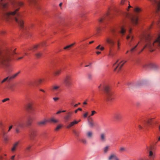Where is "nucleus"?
<instances>
[{"label": "nucleus", "instance_id": "f257e3e1", "mask_svg": "<svg viewBox=\"0 0 160 160\" xmlns=\"http://www.w3.org/2000/svg\"><path fill=\"white\" fill-rule=\"evenodd\" d=\"M19 8L16 9L13 12H5L0 16L1 18L4 19L7 21L14 20L18 24L20 28L23 27V22L18 11Z\"/></svg>", "mask_w": 160, "mask_h": 160}, {"label": "nucleus", "instance_id": "f03ea898", "mask_svg": "<svg viewBox=\"0 0 160 160\" xmlns=\"http://www.w3.org/2000/svg\"><path fill=\"white\" fill-rule=\"evenodd\" d=\"M14 50H7L0 52V67H3L7 66L11 59V56L15 54Z\"/></svg>", "mask_w": 160, "mask_h": 160}, {"label": "nucleus", "instance_id": "7ed1b4c3", "mask_svg": "<svg viewBox=\"0 0 160 160\" xmlns=\"http://www.w3.org/2000/svg\"><path fill=\"white\" fill-rule=\"evenodd\" d=\"M103 89L107 100L110 102H112L114 99V98L112 92L111 91L110 88L108 86H105L104 87Z\"/></svg>", "mask_w": 160, "mask_h": 160}, {"label": "nucleus", "instance_id": "20e7f679", "mask_svg": "<svg viewBox=\"0 0 160 160\" xmlns=\"http://www.w3.org/2000/svg\"><path fill=\"white\" fill-rule=\"evenodd\" d=\"M63 83L66 87H69L72 84L71 76L70 75H67L63 79Z\"/></svg>", "mask_w": 160, "mask_h": 160}, {"label": "nucleus", "instance_id": "39448f33", "mask_svg": "<svg viewBox=\"0 0 160 160\" xmlns=\"http://www.w3.org/2000/svg\"><path fill=\"white\" fill-rule=\"evenodd\" d=\"M143 67L151 68L155 70H158L160 69L159 65L152 62L146 64L143 66Z\"/></svg>", "mask_w": 160, "mask_h": 160}, {"label": "nucleus", "instance_id": "423d86ee", "mask_svg": "<svg viewBox=\"0 0 160 160\" xmlns=\"http://www.w3.org/2000/svg\"><path fill=\"white\" fill-rule=\"evenodd\" d=\"M146 149L148 151L147 153H148V157L149 160L146 159V160H154L155 157V153L151 150V147L149 148L147 146Z\"/></svg>", "mask_w": 160, "mask_h": 160}, {"label": "nucleus", "instance_id": "0eeeda50", "mask_svg": "<svg viewBox=\"0 0 160 160\" xmlns=\"http://www.w3.org/2000/svg\"><path fill=\"white\" fill-rule=\"evenodd\" d=\"M37 131L34 128L30 129L29 132V135L31 140H33L36 136Z\"/></svg>", "mask_w": 160, "mask_h": 160}, {"label": "nucleus", "instance_id": "6e6552de", "mask_svg": "<svg viewBox=\"0 0 160 160\" xmlns=\"http://www.w3.org/2000/svg\"><path fill=\"white\" fill-rule=\"evenodd\" d=\"M114 17V15H110L109 12H108L105 16L103 18H101L99 22H102L104 20H109L112 18H113Z\"/></svg>", "mask_w": 160, "mask_h": 160}, {"label": "nucleus", "instance_id": "1a4fd4ad", "mask_svg": "<svg viewBox=\"0 0 160 160\" xmlns=\"http://www.w3.org/2000/svg\"><path fill=\"white\" fill-rule=\"evenodd\" d=\"M14 125L17 128H22L24 127V122L22 120H19L14 123Z\"/></svg>", "mask_w": 160, "mask_h": 160}, {"label": "nucleus", "instance_id": "9d476101", "mask_svg": "<svg viewBox=\"0 0 160 160\" xmlns=\"http://www.w3.org/2000/svg\"><path fill=\"white\" fill-rule=\"evenodd\" d=\"M132 22L134 24L136 25L138 23V17L136 15H133L131 17Z\"/></svg>", "mask_w": 160, "mask_h": 160}, {"label": "nucleus", "instance_id": "9b49d317", "mask_svg": "<svg viewBox=\"0 0 160 160\" xmlns=\"http://www.w3.org/2000/svg\"><path fill=\"white\" fill-rule=\"evenodd\" d=\"M72 112H68L66 115L64 117V119L65 122H67L70 120L71 118Z\"/></svg>", "mask_w": 160, "mask_h": 160}, {"label": "nucleus", "instance_id": "f8f14e48", "mask_svg": "<svg viewBox=\"0 0 160 160\" xmlns=\"http://www.w3.org/2000/svg\"><path fill=\"white\" fill-rule=\"evenodd\" d=\"M39 90L40 91L42 92L43 94H42L41 96V98L43 100H45L46 96L48 95L47 92L44 89H42V88H40L39 89Z\"/></svg>", "mask_w": 160, "mask_h": 160}, {"label": "nucleus", "instance_id": "ddd939ff", "mask_svg": "<svg viewBox=\"0 0 160 160\" xmlns=\"http://www.w3.org/2000/svg\"><path fill=\"white\" fill-rule=\"evenodd\" d=\"M106 41L107 43L110 44V48H111L112 49V48L113 47L114 45V41L113 40H112V39L108 38H106Z\"/></svg>", "mask_w": 160, "mask_h": 160}, {"label": "nucleus", "instance_id": "4468645a", "mask_svg": "<svg viewBox=\"0 0 160 160\" xmlns=\"http://www.w3.org/2000/svg\"><path fill=\"white\" fill-rule=\"evenodd\" d=\"M100 139L101 142H104L106 141V134L105 132H102L100 136Z\"/></svg>", "mask_w": 160, "mask_h": 160}, {"label": "nucleus", "instance_id": "2eb2a0df", "mask_svg": "<svg viewBox=\"0 0 160 160\" xmlns=\"http://www.w3.org/2000/svg\"><path fill=\"white\" fill-rule=\"evenodd\" d=\"M122 61L121 62L119 63L118 64L117 66L114 69V71H115L118 68V71H119V70H120L122 66L126 62V61L124 62H123L122 63H121Z\"/></svg>", "mask_w": 160, "mask_h": 160}, {"label": "nucleus", "instance_id": "dca6fc26", "mask_svg": "<svg viewBox=\"0 0 160 160\" xmlns=\"http://www.w3.org/2000/svg\"><path fill=\"white\" fill-rule=\"evenodd\" d=\"M78 123V122H77L76 120H74L73 121L71 122L67 126V128H69L71 127L74 126L75 124H76Z\"/></svg>", "mask_w": 160, "mask_h": 160}, {"label": "nucleus", "instance_id": "f3484780", "mask_svg": "<svg viewBox=\"0 0 160 160\" xmlns=\"http://www.w3.org/2000/svg\"><path fill=\"white\" fill-rule=\"evenodd\" d=\"M114 117L116 120L119 121L121 119L122 116L120 113H117L115 114Z\"/></svg>", "mask_w": 160, "mask_h": 160}, {"label": "nucleus", "instance_id": "a211bd4d", "mask_svg": "<svg viewBox=\"0 0 160 160\" xmlns=\"http://www.w3.org/2000/svg\"><path fill=\"white\" fill-rule=\"evenodd\" d=\"M48 122V120L44 119L42 120L41 121L38 122V124L39 126L45 125L46 122Z\"/></svg>", "mask_w": 160, "mask_h": 160}, {"label": "nucleus", "instance_id": "6ab92c4d", "mask_svg": "<svg viewBox=\"0 0 160 160\" xmlns=\"http://www.w3.org/2000/svg\"><path fill=\"white\" fill-rule=\"evenodd\" d=\"M13 4L14 7H17L22 6L23 5V3L21 2L14 1L13 2Z\"/></svg>", "mask_w": 160, "mask_h": 160}, {"label": "nucleus", "instance_id": "aec40b11", "mask_svg": "<svg viewBox=\"0 0 160 160\" xmlns=\"http://www.w3.org/2000/svg\"><path fill=\"white\" fill-rule=\"evenodd\" d=\"M88 122L90 127L91 128H93L94 125V124L93 119L92 118H90V120H88Z\"/></svg>", "mask_w": 160, "mask_h": 160}, {"label": "nucleus", "instance_id": "412c9836", "mask_svg": "<svg viewBox=\"0 0 160 160\" xmlns=\"http://www.w3.org/2000/svg\"><path fill=\"white\" fill-rule=\"evenodd\" d=\"M19 143V142H15L13 144V147L11 149V150L12 152H14L15 151Z\"/></svg>", "mask_w": 160, "mask_h": 160}, {"label": "nucleus", "instance_id": "4be33fe9", "mask_svg": "<svg viewBox=\"0 0 160 160\" xmlns=\"http://www.w3.org/2000/svg\"><path fill=\"white\" fill-rule=\"evenodd\" d=\"M2 0L0 1V7L3 8H6L8 6V4L7 3H4L2 2Z\"/></svg>", "mask_w": 160, "mask_h": 160}, {"label": "nucleus", "instance_id": "5701e85b", "mask_svg": "<svg viewBox=\"0 0 160 160\" xmlns=\"http://www.w3.org/2000/svg\"><path fill=\"white\" fill-rule=\"evenodd\" d=\"M28 2L30 5H35L37 3L36 0H28Z\"/></svg>", "mask_w": 160, "mask_h": 160}, {"label": "nucleus", "instance_id": "b1692460", "mask_svg": "<svg viewBox=\"0 0 160 160\" xmlns=\"http://www.w3.org/2000/svg\"><path fill=\"white\" fill-rule=\"evenodd\" d=\"M132 32V29L131 28H130L129 30V34L127 35L126 37V39L127 40H128L130 37H131V40H132L133 38V36L131 34Z\"/></svg>", "mask_w": 160, "mask_h": 160}, {"label": "nucleus", "instance_id": "393cba45", "mask_svg": "<svg viewBox=\"0 0 160 160\" xmlns=\"http://www.w3.org/2000/svg\"><path fill=\"white\" fill-rule=\"evenodd\" d=\"M42 55V52H37L35 54V56L38 58H41Z\"/></svg>", "mask_w": 160, "mask_h": 160}, {"label": "nucleus", "instance_id": "a878e982", "mask_svg": "<svg viewBox=\"0 0 160 160\" xmlns=\"http://www.w3.org/2000/svg\"><path fill=\"white\" fill-rule=\"evenodd\" d=\"M31 146L30 145L27 146L25 148V152L26 153H28L30 151Z\"/></svg>", "mask_w": 160, "mask_h": 160}, {"label": "nucleus", "instance_id": "bb28decb", "mask_svg": "<svg viewBox=\"0 0 160 160\" xmlns=\"http://www.w3.org/2000/svg\"><path fill=\"white\" fill-rule=\"evenodd\" d=\"M110 148V146L107 145L105 147L103 148V152L105 153H106L109 150Z\"/></svg>", "mask_w": 160, "mask_h": 160}, {"label": "nucleus", "instance_id": "cd10ccee", "mask_svg": "<svg viewBox=\"0 0 160 160\" xmlns=\"http://www.w3.org/2000/svg\"><path fill=\"white\" fill-rule=\"evenodd\" d=\"M116 32V29L115 28H113L111 29V33L112 34V35L113 37V38H115V36L116 35V34H115Z\"/></svg>", "mask_w": 160, "mask_h": 160}, {"label": "nucleus", "instance_id": "c85d7f7f", "mask_svg": "<svg viewBox=\"0 0 160 160\" xmlns=\"http://www.w3.org/2000/svg\"><path fill=\"white\" fill-rule=\"evenodd\" d=\"M27 108L29 110H32V104L31 103H28L26 106Z\"/></svg>", "mask_w": 160, "mask_h": 160}, {"label": "nucleus", "instance_id": "c756f323", "mask_svg": "<svg viewBox=\"0 0 160 160\" xmlns=\"http://www.w3.org/2000/svg\"><path fill=\"white\" fill-rule=\"evenodd\" d=\"M48 122H53V123H56L58 122V121L55 119L53 118H52L49 120H48Z\"/></svg>", "mask_w": 160, "mask_h": 160}, {"label": "nucleus", "instance_id": "7c9ffc66", "mask_svg": "<svg viewBox=\"0 0 160 160\" xmlns=\"http://www.w3.org/2000/svg\"><path fill=\"white\" fill-rule=\"evenodd\" d=\"M86 135L88 138H90L92 137L93 133L92 132L88 131L87 132Z\"/></svg>", "mask_w": 160, "mask_h": 160}, {"label": "nucleus", "instance_id": "2f4dec72", "mask_svg": "<svg viewBox=\"0 0 160 160\" xmlns=\"http://www.w3.org/2000/svg\"><path fill=\"white\" fill-rule=\"evenodd\" d=\"M20 72V71H19L18 72L15 74H14L12 75L11 76L9 77V80H11L12 79H13L15 78L16 76H17L19 74Z\"/></svg>", "mask_w": 160, "mask_h": 160}, {"label": "nucleus", "instance_id": "473e14b6", "mask_svg": "<svg viewBox=\"0 0 160 160\" xmlns=\"http://www.w3.org/2000/svg\"><path fill=\"white\" fill-rule=\"evenodd\" d=\"M116 156H117L114 153H112L109 156L108 159L109 160H111L113 158L115 159V158Z\"/></svg>", "mask_w": 160, "mask_h": 160}, {"label": "nucleus", "instance_id": "72a5a7b5", "mask_svg": "<svg viewBox=\"0 0 160 160\" xmlns=\"http://www.w3.org/2000/svg\"><path fill=\"white\" fill-rule=\"evenodd\" d=\"M61 69H58L55 71L54 72V74L55 76L58 75L60 74L61 72Z\"/></svg>", "mask_w": 160, "mask_h": 160}, {"label": "nucleus", "instance_id": "f704fd0d", "mask_svg": "<svg viewBox=\"0 0 160 160\" xmlns=\"http://www.w3.org/2000/svg\"><path fill=\"white\" fill-rule=\"evenodd\" d=\"M121 30L120 31V33L122 35V36L126 32L125 29L123 28H121Z\"/></svg>", "mask_w": 160, "mask_h": 160}, {"label": "nucleus", "instance_id": "c9c22d12", "mask_svg": "<svg viewBox=\"0 0 160 160\" xmlns=\"http://www.w3.org/2000/svg\"><path fill=\"white\" fill-rule=\"evenodd\" d=\"M126 148L124 147H121L119 148V151L121 152H122L126 151Z\"/></svg>", "mask_w": 160, "mask_h": 160}, {"label": "nucleus", "instance_id": "e433bc0d", "mask_svg": "<svg viewBox=\"0 0 160 160\" xmlns=\"http://www.w3.org/2000/svg\"><path fill=\"white\" fill-rule=\"evenodd\" d=\"M40 46L39 45H34L33 47L31 49H28L29 50H30L31 49H32L34 51L36 50H37L38 47Z\"/></svg>", "mask_w": 160, "mask_h": 160}, {"label": "nucleus", "instance_id": "4c0bfd02", "mask_svg": "<svg viewBox=\"0 0 160 160\" xmlns=\"http://www.w3.org/2000/svg\"><path fill=\"white\" fill-rule=\"evenodd\" d=\"M32 118H30L28 119L27 121V124L28 126H30L32 124Z\"/></svg>", "mask_w": 160, "mask_h": 160}, {"label": "nucleus", "instance_id": "58836bf2", "mask_svg": "<svg viewBox=\"0 0 160 160\" xmlns=\"http://www.w3.org/2000/svg\"><path fill=\"white\" fill-rule=\"evenodd\" d=\"M62 125L61 124L58 125L55 128V130L56 131H58L62 128Z\"/></svg>", "mask_w": 160, "mask_h": 160}, {"label": "nucleus", "instance_id": "ea45409f", "mask_svg": "<svg viewBox=\"0 0 160 160\" xmlns=\"http://www.w3.org/2000/svg\"><path fill=\"white\" fill-rule=\"evenodd\" d=\"M134 11L136 13H138L141 11V9L138 7L135 8Z\"/></svg>", "mask_w": 160, "mask_h": 160}, {"label": "nucleus", "instance_id": "a19ab883", "mask_svg": "<svg viewBox=\"0 0 160 160\" xmlns=\"http://www.w3.org/2000/svg\"><path fill=\"white\" fill-rule=\"evenodd\" d=\"M9 80V77H8L5 78H4L1 82V83H4V82H5L6 81H7L8 80Z\"/></svg>", "mask_w": 160, "mask_h": 160}, {"label": "nucleus", "instance_id": "79ce46f5", "mask_svg": "<svg viewBox=\"0 0 160 160\" xmlns=\"http://www.w3.org/2000/svg\"><path fill=\"white\" fill-rule=\"evenodd\" d=\"M75 44V43H72L69 45L65 47L64 48V49H66L68 48H71V47H72L73 45H74Z\"/></svg>", "mask_w": 160, "mask_h": 160}, {"label": "nucleus", "instance_id": "37998d69", "mask_svg": "<svg viewBox=\"0 0 160 160\" xmlns=\"http://www.w3.org/2000/svg\"><path fill=\"white\" fill-rule=\"evenodd\" d=\"M80 141L84 144H86L88 143L87 140L85 139H82L80 140Z\"/></svg>", "mask_w": 160, "mask_h": 160}, {"label": "nucleus", "instance_id": "c03bdc74", "mask_svg": "<svg viewBox=\"0 0 160 160\" xmlns=\"http://www.w3.org/2000/svg\"><path fill=\"white\" fill-rule=\"evenodd\" d=\"M109 55L111 56L112 57L114 55V53H113L112 52V49L111 48H110L109 49Z\"/></svg>", "mask_w": 160, "mask_h": 160}, {"label": "nucleus", "instance_id": "a18cd8bd", "mask_svg": "<svg viewBox=\"0 0 160 160\" xmlns=\"http://www.w3.org/2000/svg\"><path fill=\"white\" fill-rule=\"evenodd\" d=\"M92 75L90 73H88L87 74V78H88L89 80H91L92 79Z\"/></svg>", "mask_w": 160, "mask_h": 160}, {"label": "nucleus", "instance_id": "49530a36", "mask_svg": "<svg viewBox=\"0 0 160 160\" xmlns=\"http://www.w3.org/2000/svg\"><path fill=\"white\" fill-rule=\"evenodd\" d=\"M73 132L74 133L75 135L77 137H78L79 135V132H77L75 130L73 131Z\"/></svg>", "mask_w": 160, "mask_h": 160}, {"label": "nucleus", "instance_id": "de8ad7c7", "mask_svg": "<svg viewBox=\"0 0 160 160\" xmlns=\"http://www.w3.org/2000/svg\"><path fill=\"white\" fill-rule=\"evenodd\" d=\"M59 88V87L57 86H54L52 87V89L53 90H57Z\"/></svg>", "mask_w": 160, "mask_h": 160}, {"label": "nucleus", "instance_id": "09e8293b", "mask_svg": "<svg viewBox=\"0 0 160 160\" xmlns=\"http://www.w3.org/2000/svg\"><path fill=\"white\" fill-rule=\"evenodd\" d=\"M139 42H138L137 45H136L135 46H134L133 48H132L130 50V51L131 52H132L133 51V50L137 48L138 46V44L139 43Z\"/></svg>", "mask_w": 160, "mask_h": 160}, {"label": "nucleus", "instance_id": "8fccbe9b", "mask_svg": "<svg viewBox=\"0 0 160 160\" xmlns=\"http://www.w3.org/2000/svg\"><path fill=\"white\" fill-rule=\"evenodd\" d=\"M96 113V112L95 111H92V113H91V115H90L89 116H88V117L89 118H90V116H93Z\"/></svg>", "mask_w": 160, "mask_h": 160}, {"label": "nucleus", "instance_id": "3c124183", "mask_svg": "<svg viewBox=\"0 0 160 160\" xmlns=\"http://www.w3.org/2000/svg\"><path fill=\"white\" fill-rule=\"evenodd\" d=\"M15 155H13L11 157L10 160H17L15 158Z\"/></svg>", "mask_w": 160, "mask_h": 160}, {"label": "nucleus", "instance_id": "603ef678", "mask_svg": "<svg viewBox=\"0 0 160 160\" xmlns=\"http://www.w3.org/2000/svg\"><path fill=\"white\" fill-rule=\"evenodd\" d=\"M120 44L119 42V40L118 39L117 43V48L118 50H119L120 49Z\"/></svg>", "mask_w": 160, "mask_h": 160}, {"label": "nucleus", "instance_id": "864d4df0", "mask_svg": "<svg viewBox=\"0 0 160 160\" xmlns=\"http://www.w3.org/2000/svg\"><path fill=\"white\" fill-rule=\"evenodd\" d=\"M14 86V85H11L9 87V89H10L11 91H13L14 90L13 87Z\"/></svg>", "mask_w": 160, "mask_h": 160}, {"label": "nucleus", "instance_id": "5fc2aeb1", "mask_svg": "<svg viewBox=\"0 0 160 160\" xmlns=\"http://www.w3.org/2000/svg\"><path fill=\"white\" fill-rule=\"evenodd\" d=\"M88 114V112H86L84 114H83V117L84 118H86Z\"/></svg>", "mask_w": 160, "mask_h": 160}, {"label": "nucleus", "instance_id": "6e6d98bb", "mask_svg": "<svg viewBox=\"0 0 160 160\" xmlns=\"http://www.w3.org/2000/svg\"><path fill=\"white\" fill-rule=\"evenodd\" d=\"M41 82H42V80L39 79V80H38V81H37V84L38 85L41 83Z\"/></svg>", "mask_w": 160, "mask_h": 160}, {"label": "nucleus", "instance_id": "4d7b16f0", "mask_svg": "<svg viewBox=\"0 0 160 160\" xmlns=\"http://www.w3.org/2000/svg\"><path fill=\"white\" fill-rule=\"evenodd\" d=\"M78 110H79V111H81L82 110V108H78V109L76 110L75 111V113H77V112L78 111Z\"/></svg>", "mask_w": 160, "mask_h": 160}, {"label": "nucleus", "instance_id": "13d9d810", "mask_svg": "<svg viewBox=\"0 0 160 160\" xmlns=\"http://www.w3.org/2000/svg\"><path fill=\"white\" fill-rule=\"evenodd\" d=\"M18 128H19L16 127V132L17 133H18L20 132V130Z\"/></svg>", "mask_w": 160, "mask_h": 160}, {"label": "nucleus", "instance_id": "bf43d9fd", "mask_svg": "<svg viewBox=\"0 0 160 160\" xmlns=\"http://www.w3.org/2000/svg\"><path fill=\"white\" fill-rule=\"evenodd\" d=\"M9 100V98H6L3 99L2 100V102H4L8 100Z\"/></svg>", "mask_w": 160, "mask_h": 160}, {"label": "nucleus", "instance_id": "052dcab7", "mask_svg": "<svg viewBox=\"0 0 160 160\" xmlns=\"http://www.w3.org/2000/svg\"><path fill=\"white\" fill-rule=\"evenodd\" d=\"M53 99L55 101H56L59 99V98H58L54 97L53 98Z\"/></svg>", "mask_w": 160, "mask_h": 160}, {"label": "nucleus", "instance_id": "680f3d73", "mask_svg": "<svg viewBox=\"0 0 160 160\" xmlns=\"http://www.w3.org/2000/svg\"><path fill=\"white\" fill-rule=\"evenodd\" d=\"M152 120V119H149V120H148V121H147V123L149 124V125H150L151 124V121Z\"/></svg>", "mask_w": 160, "mask_h": 160}, {"label": "nucleus", "instance_id": "e2e57ef3", "mask_svg": "<svg viewBox=\"0 0 160 160\" xmlns=\"http://www.w3.org/2000/svg\"><path fill=\"white\" fill-rule=\"evenodd\" d=\"M125 1V0H121V4L122 5L124 4V2Z\"/></svg>", "mask_w": 160, "mask_h": 160}, {"label": "nucleus", "instance_id": "0e129e2a", "mask_svg": "<svg viewBox=\"0 0 160 160\" xmlns=\"http://www.w3.org/2000/svg\"><path fill=\"white\" fill-rule=\"evenodd\" d=\"M4 140L5 142H7L8 141V139L7 137H6L5 136H4Z\"/></svg>", "mask_w": 160, "mask_h": 160}, {"label": "nucleus", "instance_id": "69168bd1", "mask_svg": "<svg viewBox=\"0 0 160 160\" xmlns=\"http://www.w3.org/2000/svg\"><path fill=\"white\" fill-rule=\"evenodd\" d=\"M12 127H13V126L12 125L10 126L9 127V129H8V132H9L10 131V130L12 128Z\"/></svg>", "mask_w": 160, "mask_h": 160}, {"label": "nucleus", "instance_id": "338daca9", "mask_svg": "<svg viewBox=\"0 0 160 160\" xmlns=\"http://www.w3.org/2000/svg\"><path fill=\"white\" fill-rule=\"evenodd\" d=\"M80 103L79 102L78 104H75L74 105V107H77L78 106V105H80Z\"/></svg>", "mask_w": 160, "mask_h": 160}, {"label": "nucleus", "instance_id": "774afa93", "mask_svg": "<svg viewBox=\"0 0 160 160\" xmlns=\"http://www.w3.org/2000/svg\"><path fill=\"white\" fill-rule=\"evenodd\" d=\"M100 49L102 51L104 49V48L103 47H101V48H100Z\"/></svg>", "mask_w": 160, "mask_h": 160}]
</instances>
